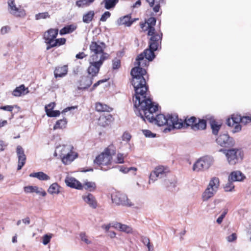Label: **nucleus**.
Wrapping results in <instances>:
<instances>
[{
    "mask_svg": "<svg viewBox=\"0 0 251 251\" xmlns=\"http://www.w3.org/2000/svg\"><path fill=\"white\" fill-rule=\"evenodd\" d=\"M133 100L136 115L141 117L144 121L147 120L150 123L154 122L159 126L167 125L169 126V130L175 128V123L178 120L177 115L171 114L165 116L159 114L154 117V114L158 110V107L157 104L152 102L150 92L141 96H136L133 97Z\"/></svg>",
    "mask_w": 251,
    "mask_h": 251,
    "instance_id": "1",
    "label": "nucleus"
},
{
    "mask_svg": "<svg viewBox=\"0 0 251 251\" xmlns=\"http://www.w3.org/2000/svg\"><path fill=\"white\" fill-rule=\"evenodd\" d=\"M150 60L147 58L144 52L138 55L134 63L135 66L130 72L132 76L131 84L134 87L135 96L142 95L143 94L150 92L149 86L145 76L147 71L144 68L149 65Z\"/></svg>",
    "mask_w": 251,
    "mask_h": 251,
    "instance_id": "2",
    "label": "nucleus"
},
{
    "mask_svg": "<svg viewBox=\"0 0 251 251\" xmlns=\"http://www.w3.org/2000/svg\"><path fill=\"white\" fill-rule=\"evenodd\" d=\"M156 19L154 17L149 18L145 23H140V27L144 31H148L149 48L144 51L147 58L152 60L155 57L154 51L161 47L163 34L161 31L156 32L154 26Z\"/></svg>",
    "mask_w": 251,
    "mask_h": 251,
    "instance_id": "3",
    "label": "nucleus"
},
{
    "mask_svg": "<svg viewBox=\"0 0 251 251\" xmlns=\"http://www.w3.org/2000/svg\"><path fill=\"white\" fill-rule=\"evenodd\" d=\"M105 48L106 45L102 42H91L89 49L92 54L88 60L89 65L87 69L88 75L96 76L99 74L103 62L108 57V53L104 52Z\"/></svg>",
    "mask_w": 251,
    "mask_h": 251,
    "instance_id": "4",
    "label": "nucleus"
},
{
    "mask_svg": "<svg viewBox=\"0 0 251 251\" xmlns=\"http://www.w3.org/2000/svg\"><path fill=\"white\" fill-rule=\"evenodd\" d=\"M116 153L115 147L111 144L99 154L94 162L103 171H107L112 167L113 156Z\"/></svg>",
    "mask_w": 251,
    "mask_h": 251,
    "instance_id": "5",
    "label": "nucleus"
},
{
    "mask_svg": "<svg viewBox=\"0 0 251 251\" xmlns=\"http://www.w3.org/2000/svg\"><path fill=\"white\" fill-rule=\"evenodd\" d=\"M175 125L176 129L190 127L194 130H203L206 127V121L194 116H187L183 120L178 118Z\"/></svg>",
    "mask_w": 251,
    "mask_h": 251,
    "instance_id": "6",
    "label": "nucleus"
},
{
    "mask_svg": "<svg viewBox=\"0 0 251 251\" xmlns=\"http://www.w3.org/2000/svg\"><path fill=\"white\" fill-rule=\"evenodd\" d=\"M220 185L219 179L214 177L210 181L209 183L202 195V200L206 201L212 198L216 192Z\"/></svg>",
    "mask_w": 251,
    "mask_h": 251,
    "instance_id": "7",
    "label": "nucleus"
},
{
    "mask_svg": "<svg viewBox=\"0 0 251 251\" xmlns=\"http://www.w3.org/2000/svg\"><path fill=\"white\" fill-rule=\"evenodd\" d=\"M226 155L228 163L231 165H235L243 159L244 154L241 150L232 149L226 151Z\"/></svg>",
    "mask_w": 251,
    "mask_h": 251,
    "instance_id": "8",
    "label": "nucleus"
},
{
    "mask_svg": "<svg viewBox=\"0 0 251 251\" xmlns=\"http://www.w3.org/2000/svg\"><path fill=\"white\" fill-rule=\"evenodd\" d=\"M73 147L64 146L61 150V160L62 162L65 165L70 164L75 159L77 156V153L72 151Z\"/></svg>",
    "mask_w": 251,
    "mask_h": 251,
    "instance_id": "9",
    "label": "nucleus"
},
{
    "mask_svg": "<svg viewBox=\"0 0 251 251\" xmlns=\"http://www.w3.org/2000/svg\"><path fill=\"white\" fill-rule=\"evenodd\" d=\"M169 173L170 170L168 167L163 166H158L151 173L150 181L152 180L153 182L156 180L157 178H162L164 176H166Z\"/></svg>",
    "mask_w": 251,
    "mask_h": 251,
    "instance_id": "10",
    "label": "nucleus"
},
{
    "mask_svg": "<svg viewBox=\"0 0 251 251\" xmlns=\"http://www.w3.org/2000/svg\"><path fill=\"white\" fill-rule=\"evenodd\" d=\"M242 117L238 114H232L230 118L226 120V124L229 126L234 127L233 132H239L241 130V126L240 123H241Z\"/></svg>",
    "mask_w": 251,
    "mask_h": 251,
    "instance_id": "11",
    "label": "nucleus"
},
{
    "mask_svg": "<svg viewBox=\"0 0 251 251\" xmlns=\"http://www.w3.org/2000/svg\"><path fill=\"white\" fill-rule=\"evenodd\" d=\"M210 166L209 159L207 157H203L198 160L194 164L193 170L196 172L204 171L208 169Z\"/></svg>",
    "mask_w": 251,
    "mask_h": 251,
    "instance_id": "12",
    "label": "nucleus"
},
{
    "mask_svg": "<svg viewBox=\"0 0 251 251\" xmlns=\"http://www.w3.org/2000/svg\"><path fill=\"white\" fill-rule=\"evenodd\" d=\"M89 76H82L77 83L78 90H84L88 89L93 83V79L94 76L90 75Z\"/></svg>",
    "mask_w": 251,
    "mask_h": 251,
    "instance_id": "13",
    "label": "nucleus"
},
{
    "mask_svg": "<svg viewBox=\"0 0 251 251\" xmlns=\"http://www.w3.org/2000/svg\"><path fill=\"white\" fill-rule=\"evenodd\" d=\"M112 202L116 205H128L127 198L124 194L119 192L113 193L111 195Z\"/></svg>",
    "mask_w": 251,
    "mask_h": 251,
    "instance_id": "14",
    "label": "nucleus"
},
{
    "mask_svg": "<svg viewBox=\"0 0 251 251\" xmlns=\"http://www.w3.org/2000/svg\"><path fill=\"white\" fill-rule=\"evenodd\" d=\"M114 121V118L110 114H103L101 115L98 121V124L102 127L109 126Z\"/></svg>",
    "mask_w": 251,
    "mask_h": 251,
    "instance_id": "15",
    "label": "nucleus"
},
{
    "mask_svg": "<svg viewBox=\"0 0 251 251\" xmlns=\"http://www.w3.org/2000/svg\"><path fill=\"white\" fill-rule=\"evenodd\" d=\"M16 153L18 158L17 170H21L25 165L26 157L25 154L24 150L21 146H18L16 148Z\"/></svg>",
    "mask_w": 251,
    "mask_h": 251,
    "instance_id": "16",
    "label": "nucleus"
},
{
    "mask_svg": "<svg viewBox=\"0 0 251 251\" xmlns=\"http://www.w3.org/2000/svg\"><path fill=\"white\" fill-rule=\"evenodd\" d=\"M232 140L227 134H223L216 139V142L222 147L227 148L232 145Z\"/></svg>",
    "mask_w": 251,
    "mask_h": 251,
    "instance_id": "17",
    "label": "nucleus"
},
{
    "mask_svg": "<svg viewBox=\"0 0 251 251\" xmlns=\"http://www.w3.org/2000/svg\"><path fill=\"white\" fill-rule=\"evenodd\" d=\"M67 186L72 188L82 190V184L73 177H67L65 180Z\"/></svg>",
    "mask_w": 251,
    "mask_h": 251,
    "instance_id": "18",
    "label": "nucleus"
},
{
    "mask_svg": "<svg viewBox=\"0 0 251 251\" xmlns=\"http://www.w3.org/2000/svg\"><path fill=\"white\" fill-rule=\"evenodd\" d=\"M68 72V66L65 65L62 66H57L54 70V75L55 78L63 77L67 75Z\"/></svg>",
    "mask_w": 251,
    "mask_h": 251,
    "instance_id": "19",
    "label": "nucleus"
},
{
    "mask_svg": "<svg viewBox=\"0 0 251 251\" xmlns=\"http://www.w3.org/2000/svg\"><path fill=\"white\" fill-rule=\"evenodd\" d=\"M58 33V29L57 28H50L46 31L44 34V39L46 41H52L53 39H55Z\"/></svg>",
    "mask_w": 251,
    "mask_h": 251,
    "instance_id": "20",
    "label": "nucleus"
},
{
    "mask_svg": "<svg viewBox=\"0 0 251 251\" xmlns=\"http://www.w3.org/2000/svg\"><path fill=\"white\" fill-rule=\"evenodd\" d=\"M8 4L10 8V13L17 17H20L25 14L24 11L16 7L14 3V0H9L8 1Z\"/></svg>",
    "mask_w": 251,
    "mask_h": 251,
    "instance_id": "21",
    "label": "nucleus"
},
{
    "mask_svg": "<svg viewBox=\"0 0 251 251\" xmlns=\"http://www.w3.org/2000/svg\"><path fill=\"white\" fill-rule=\"evenodd\" d=\"M246 178L244 175L239 171L231 172L228 176L229 181H241Z\"/></svg>",
    "mask_w": 251,
    "mask_h": 251,
    "instance_id": "22",
    "label": "nucleus"
},
{
    "mask_svg": "<svg viewBox=\"0 0 251 251\" xmlns=\"http://www.w3.org/2000/svg\"><path fill=\"white\" fill-rule=\"evenodd\" d=\"M95 110L99 112H110L113 108L108 105L100 102H97L95 104Z\"/></svg>",
    "mask_w": 251,
    "mask_h": 251,
    "instance_id": "23",
    "label": "nucleus"
},
{
    "mask_svg": "<svg viewBox=\"0 0 251 251\" xmlns=\"http://www.w3.org/2000/svg\"><path fill=\"white\" fill-rule=\"evenodd\" d=\"M112 227L120 231L125 232L127 233H132L133 232L131 227L120 223H114L112 225Z\"/></svg>",
    "mask_w": 251,
    "mask_h": 251,
    "instance_id": "24",
    "label": "nucleus"
},
{
    "mask_svg": "<svg viewBox=\"0 0 251 251\" xmlns=\"http://www.w3.org/2000/svg\"><path fill=\"white\" fill-rule=\"evenodd\" d=\"M83 200L91 207L93 208H96L98 206V203L95 197L91 193L88 194L86 196H83Z\"/></svg>",
    "mask_w": 251,
    "mask_h": 251,
    "instance_id": "25",
    "label": "nucleus"
},
{
    "mask_svg": "<svg viewBox=\"0 0 251 251\" xmlns=\"http://www.w3.org/2000/svg\"><path fill=\"white\" fill-rule=\"evenodd\" d=\"M150 7L153 8V10L155 13L159 11L160 4L164 3V0H146Z\"/></svg>",
    "mask_w": 251,
    "mask_h": 251,
    "instance_id": "26",
    "label": "nucleus"
},
{
    "mask_svg": "<svg viewBox=\"0 0 251 251\" xmlns=\"http://www.w3.org/2000/svg\"><path fill=\"white\" fill-rule=\"evenodd\" d=\"M68 121L66 118H63L62 119L57 120L54 125L53 126V129H64L67 126Z\"/></svg>",
    "mask_w": 251,
    "mask_h": 251,
    "instance_id": "27",
    "label": "nucleus"
},
{
    "mask_svg": "<svg viewBox=\"0 0 251 251\" xmlns=\"http://www.w3.org/2000/svg\"><path fill=\"white\" fill-rule=\"evenodd\" d=\"M25 192L29 193H33L35 192L37 194H40L43 197H45L47 193L45 191L40 192L38 190V187L37 186H28L24 187Z\"/></svg>",
    "mask_w": 251,
    "mask_h": 251,
    "instance_id": "28",
    "label": "nucleus"
},
{
    "mask_svg": "<svg viewBox=\"0 0 251 251\" xmlns=\"http://www.w3.org/2000/svg\"><path fill=\"white\" fill-rule=\"evenodd\" d=\"M29 176L36 177L40 180H47L50 178L49 176L42 172L31 173L29 175Z\"/></svg>",
    "mask_w": 251,
    "mask_h": 251,
    "instance_id": "29",
    "label": "nucleus"
},
{
    "mask_svg": "<svg viewBox=\"0 0 251 251\" xmlns=\"http://www.w3.org/2000/svg\"><path fill=\"white\" fill-rule=\"evenodd\" d=\"M95 12L93 10H90L85 13L82 18V21L84 23L89 24L94 19L95 16Z\"/></svg>",
    "mask_w": 251,
    "mask_h": 251,
    "instance_id": "30",
    "label": "nucleus"
},
{
    "mask_svg": "<svg viewBox=\"0 0 251 251\" xmlns=\"http://www.w3.org/2000/svg\"><path fill=\"white\" fill-rule=\"evenodd\" d=\"M27 88H25L24 84L17 87L12 92V95L15 97H20L22 95H25V91Z\"/></svg>",
    "mask_w": 251,
    "mask_h": 251,
    "instance_id": "31",
    "label": "nucleus"
},
{
    "mask_svg": "<svg viewBox=\"0 0 251 251\" xmlns=\"http://www.w3.org/2000/svg\"><path fill=\"white\" fill-rule=\"evenodd\" d=\"M210 124L213 134L217 135L221 127V124H218L215 120H211Z\"/></svg>",
    "mask_w": 251,
    "mask_h": 251,
    "instance_id": "32",
    "label": "nucleus"
},
{
    "mask_svg": "<svg viewBox=\"0 0 251 251\" xmlns=\"http://www.w3.org/2000/svg\"><path fill=\"white\" fill-rule=\"evenodd\" d=\"M83 188L89 191H93L95 190L96 188V184L94 182L85 181L82 184V190Z\"/></svg>",
    "mask_w": 251,
    "mask_h": 251,
    "instance_id": "33",
    "label": "nucleus"
},
{
    "mask_svg": "<svg viewBox=\"0 0 251 251\" xmlns=\"http://www.w3.org/2000/svg\"><path fill=\"white\" fill-rule=\"evenodd\" d=\"M95 0H78L75 2V5L78 7H84L89 6Z\"/></svg>",
    "mask_w": 251,
    "mask_h": 251,
    "instance_id": "34",
    "label": "nucleus"
},
{
    "mask_svg": "<svg viewBox=\"0 0 251 251\" xmlns=\"http://www.w3.org/2000/svg\"><path fill=\"white\" fill-rule=\"evenodd\" d=\"M76 29V26L73 25H67L60 30V34L64 35L73 32Z\"/></svg>",
    "mask_w": 251,
    "mask_h": 251,
    "instance_id": "35",
    "label": "nucleus"
},
{
    "mask_svg": "<svg viewBox=\"0 0 251 251\" xmlns=\"http://www.w3.org/2000/svg\"><path fill=\"white\" fill-rule=\"evenodd\" d=\"M60 188L57 183H53L50 186L48 192L51 194H58L60 193Z\"/></svg>",
    "mask_w": 251,
    "mask_h": 251,
    "instance_id": "36",
    "label": "nucleus"
},
{
    "mask_svg": "<svg viewBox=\"0 0 251 251\" xmlns=\"http://www.w3.org/2000/svg\"><path fill=\"white\" fill-rule=\"evenodd\" d=\"M119 0H104V7L107 9H110L113 8L118 2Z\"/></svg>",
    "mask_w": 251,
    "mask_h": 251,
    "instance_id": "37",
    "label": "nucleus"
},
{
    "mask_svg": "<svg viewBox=\"0 0 251 251\" xmlns=\"http://www.w3.org/2000/svg\"><path fill=\"white\" fill-rule=\"evenodd\" d=\"M121 67V60L118 58H115L112 61V70H118Z\"/></svg>",
    "mask_w": 251,
    "mask_h": 251,
    "instance_id": "38",
    "label": "nucleus"
},
{
    "mask_svg": "<svg viewBox=\"0 0 251 251\" xmlns=\"http://www.w3.org/2000/svg\"><path fill=\"white\" fill-rule=\"evenodd\" d=\"M142 242L143 244L147 246L148 249V251H152L153 250V247L151 245L150 240L147 237H142Z\"/></svg>",
    "mask_w": 251,
    "mask_h": 251,
    "instance_id": "39",
    "label": "nucleus"
},
{
    "mask_svg": "<svg viewBox=\"0 0 251 251\" xmlns=\"http://www.w3.org/2000/svg\"><path fill=\"white\" fill-rule=\"evenodd\" d=\"M35 19L36 20H39L41 19H45L47 18H50V15L48 12L39 13L37 14L35 16Z\"/></svg>",
    "mask_w": 251,
    "mask_h": 251,
    "instance_id": "40",
    "label": "nucleus"
},
{
    "mask_svg": "<svg viewBox=\"0 0 251 251\" xmlns=\"http://www.w3.org/2000/svg\"><path fill=\"white\" fill-rule=\"evenodd\" d=\"M121 23L127 26H129L132 24V21L130 20V17L126 16L121 19Z\"/></svg>",
    "mask_w": 251,
    "mask_h": 251,
    "instance_id": "41",
    "label": "nucleus"
},
{
    "mask_svg": "<svg viewBox=\"0 0 251 251\" xmlns=\"http://www.w3.org/2000/svg\"><path fill=\"white\" fill-rule=\"evenodd\" d=\"M125 156H124V154L121 153H118L117 154L116 159L115 160V162L117 164H122L124 163V159L125 158Z\"/></svg>",
    "mask_w": 251,
    "mask_h": 251,
    "instance_id": "42",
    "label": "nucleus"
},
{
    "mask_svg": "<svg viewBox=\"0 0 251 251\" xmlns=\"http://www.w3.org/2000/svg\"><path fill=\"white\" fill-rule=\"evenodd\" d=\"M233 181H229L226 184L224 187L225 191L226 192L232 191L234 188V185L232 183Z\"/></svg>",
    "mask_w": 251,
    "mask_h": 251,
    "instance_id": "43",
    "label": "nucleus"
},
{
    "mask_svg": "<svg viewBox=\"0 0 251 251\" xmlns=\"http://www.w3.org/2000/svg\"><path fill=\"white\" fill-rule=\"evenodd\" d=\"M45 42L47 45V50H49L52 48L58 46L55 39H53L52 41H50V42H49V41H46Z\"/></svg>",
    "mask_w": 251,
    "mask_h": 251,
    "instance_id": "44",
    "label": "nucleus"
},
{
    "mask_svg": "<svg viewBox=\"0 0 251 251\" xmlns=\"http://www.w3.org/2000/svg\"><path fill=\"white\" fill-rule=\"evenodd\" d=\"M60 112L58 110H51L50 111H47V115L50 117H55L59 116Z\"/></svg>",
    "mask_w": 251,
    "mask_h": 251,
    "instance_id": "45",
    "label": "nucleus"
},
{
    "mask_svg": "<svg viewBox=\"0 0 251 251\" xmlns=\"http://www.w3.org/2000/svg\"><path fill=\"white\" fill-rule=\"evenodd\" d=\"M52 238V234H45L43 236V243L44 245H46L50 243L51 238Z\"/></svg>",
    "mask_w": 251,
    "mask_h": 251,
    "instance_id": "46",
    "label": "nucleus"
},
{
    "mask_svg": "<svg viewBox=\"0 0 251 251\" xmlns=\"http://www.w3.org/2000/svg\"><path fill=\"white\" fill-rule=\"evenodd\" d=\"M250 123H251V115L250 116L242 117V124L247 125Z\"/></svg>",
    "mask_w": 251,
    "mask_h": 251,
    "instance_id": "47",
    "label": "nucleus"
},
{
    "mask_svg": "<svg viewBox=\"0 0 251 251\" xmlns=\"http://www.w3.org/2000/svg\"><path fill=\"white\" fill-rule=\"evenodd\" d=\"M111 15L109 11L105 12L101 16L100 21L101 22H105L106 20L110 17Z\"/></svg>",
    "mask_w": 251,
    "mask_h": 251,
    "instance_id": "48",
    "label": "nucleus"
},
{
    "mask_svg": "<svg viewBox=\"0 0 251 251\" xmlns=\"http://www.w3.org/2000/svg\"><path fill=\"white\" fill-rule=\"evenodd\" d=\"M16 105H5V106H2L0 107V109L3 110L9 111V112H12L13 111L14 107H16Z\"/></svg>",
    "mask_w": 251,
    "mask_h": 251,
    "instance_id": "49",
    "label": "nucleus"
},
{
    "mask_svg": "<svg viewBox=\"0 0 251 251\" xmlns=\"http://www.w3.org/2000/svg\"><path fill=\"white\" fill-rule=\"evenodd\" d=\"M80 236L81 240L84 241L87 244H89L91 243V241L88 239L87 236L85 233H81L80 234Z\"/></svg>",
    "mask_w": 251,
    "mask_h": 251,
    "instance_id": "50",
    "label": "nucleus"
},
{
    "mask_svg": "<svg viewBox=\"0 0 251 251\" xmlns=\"http://www.w3.org/2000/svg\"><path fill=\"white\" fill-rule=\"evenodd\" d=\"M164 185L166 187L175 186V183L174 181H170L169 179H165L164 180Z\"/></svg>",
    "mask_w": 251,
    "mask_h": 251,
    "instance_id": "51",
    "label": "nucleus"
},
{
    "mask_svg": "<svg viewBox=\"0 0 251 251\" xmlns=\"http://www.w3.org/2000/svg\"><path fill=\"white\" fill-rule=\"evenodd\" d=\"M143 132L145 136L147 137H154L155 136V134L152 133L149 130H143Z\"/></svg>",
    "mask_w": 251,
    "mask_h": 251,
    "instance_id": "52",
    "label": "nucleus"
},
{
    "mask_svg": "<svg viewBox=\"0 0 251 251\" xmlns=\"http://www.w3.org/2000/svg\"><path fill=\"white\" fill-rule=\"evenodd\" d=\"M55 105V102H50L45 106L46 112L51 111Z\"/></svg>",
    "mask_w": 251,
    "mask_h": 251,
    "instance_id": "53",
    "label": "nucleus"
},
{
    "mask_svg": "<svg viewBox=\"0 0 251 251\" xmlns=\"http://www.w3.org/2000/svg\"><path fill=\"white\" fill-rule=\"evenodd\" d=\"M237 239V235L235 233L227 237V240L229 242L235 241Z\"/></svg>",
    "mask_w": 251,
    "mask_h": 251,
    "instance_id": "54",
    "label": "nucleus"
},
{
    "mask_svg": "<svg viewBox=\"0 0 251 251\" xmlns=\"http://www.w3.org/2000/svg\"><path fill=\"white\" fill-rule=\"evenodd\" d=\"M227 212V210H225V211L222 214V215L217 219V222L220 224L223 221V219L225 218Z\"/></svg>",
    "mask_w": 251,
    "mask_h": 251,
    "instance_id": "55",
    "label": "nucleus"
},
{
    "mask_svg": "<svg viewBox=\"0 0 251 251\" xmlns=\"http://www.w3.org/2000/svg\"><path fill=\"white\" fill-rule=\"evenodd\" d=\"M55 40L56 41L58 46L64 45L66 41V39L64 38H61Z\"/></svg>",
    "mask_w": 251,
    "mask_h": 251,
    "instance_id": "56",
    "label": "nucleus"
},
{
    "mask_svg": "<svg viewBox=\"0 0 251 251\" xmlns=\"http://www.w3.org/2000/svg\"><path fill=\"white\" fill-rule=\"evenodd\" d=\"M131 135L129 133L127 132H125L122 136L123 140L126 141H129L131 139Z\"/></svg>",
    "mask_w": 251,
    "mask_h": 251,
    "instance_id": "57",
    "label": "nucleus"
},
{
    "mask_svg": "<svg viewBox=\"0 0 251 251\" xmlns=\"http://www.w3.org/2000/svg\"><path fill=\"white\" fill-rule=\"evenodd\" d=\"M10 28L8 26H4L1 27L0 32L2 34H5L8 32Z\"/></svg>",
    "mask_w": 251,
    "mask_h": 251,
    "instance_id": "58",
    "label": "nucleus"
},
{
    "mask_svg": "<svg viewBox=\"0 0 251 251\" xmlns=\"http://www.w3.org/2000/svg\"><path fill=\"white\" fill-rule=\"evenodd\" d=\"M87 56V55L84 52H80L76 55L75 57L77 59H82Z\"/></svg>",
    "mask_w": 251,
    "mask_h": 251,
    "instance_id": "59",
    "label": "nucleus"
},
{
    "mask_svg": "<svg viewBox=\"0 0 251 251\" xmlns=\"http://www.w3.org/2000/svg\"><path fill=\"white\" fill-rule=\"evenodd\" d=\"M114 223L111 224H108V225H102V228L104 229L106 231H108L110 228V227L111 226L112 227V225Z\"/></svg>",
    "mask_w": 251,
    "mask_h": 251,
    "instance_id": "60",
    "label": "nucleus"
},
{
    "mask_svg": "<svg viewBox=\"0 0 251 251\" xmlns=\"http://www.w3.org/2000/svg\"><path fill=\"white\" fill-rule=\"evenodd\" d=\"M106 81V79H105V80H99L98 81H97L96 83H95L93 86V88H96L98 85H100V83H103V82H104Z\"/></svg>",
    "mask_w": 251,
    "mask_h": 251,
    "instance_id": "61",
    "label": "nucleus"
},
{
    "mask_svg": "<svg viewBox=\"0 0 251 251\" xmlns=\"http://www.w3.org/2000/svg\"><path fill=\"white\" fill-rule=\"evenodd\" d=\"M120 171H121L124 173H127L129 172L128 168L121 167V169H120Z\"/></svg>",
    "mask_w": 251,
    "mask_h": 251,
    "instance_id": "62",
    "label": "nucleus"
},
{
    "mask_svg": "<svg viewBox=\"0 0 251 251\" xmlns=\"http://www.w3.org/2000/svg\"><path fill=\"white\" fill-rule=\"evenodd\" d=\"M23 222L25 224H29L30 222V218L29 217H26V218L23 220Z\"/></svg>",
    "mask_w": 251,
    "mask_h": 251,
    "instance_id": "63",
    "label": "nucleus"
},
{
    "mask_svg": "<svg viewBox=\"0 0 251 251\" xmlns=\"http://www.w3.org/2000/svg\"><path fill=\"white\" fill-rule=\"evenodd\" d=\"M141 4V0H138L135 4L133 5V7H136V6H139Z\"/></svg>",
    "mask_w": 251,
    "mask_h": 251,
    "instance_id": "64",
    "label": "nucleus"
}]
</instances>
